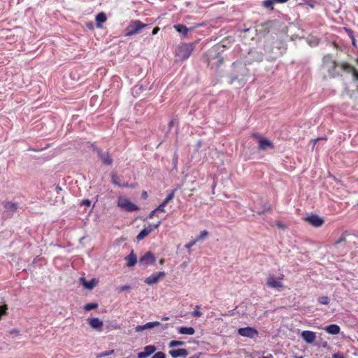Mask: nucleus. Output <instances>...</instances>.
<instances>
[{"label":"nucleus","mask_w":358,"mask_h":358,"mask_svg":"<svg viewBox=\"0 0 358 358\" xmlns=\"http://www.w3.org/2000/svg\"><path fill=\"white\" fill-rule=\"evenodd\" d=\"M195 48V43H181L176 48V57L178 60L185 61L192 55Z\"/></svg>","instance_id":"obj_1"},{"label":"nucleus","mask_w":358,"mask_h":358,"mask_svg":"<svg viewBox=\"0 0 358 358\" xmlns=\"http://www.w3.org/2000/svg\"><path fill=\"white\" fill-rule=\"evenodd\" d=\"M148 26V24L143 23L138 20H131L124 29V36H131L138 34L141 32L142 29Z\"/></svg>","instance_id":"obj_2"},{"label":"nucleus","mask_w":358,"mask_h":358,"mask_svg":"<svg viewBox=\"0 0 358 358\" xmlns=\"http://www.w3.org/2000/svg\"><path fill=\"white\" fill-rule=\"evenodd\" d=\"M335 62V60L333 59L331 55H325L323 57V69H326L328 71L329 76L333 78L338 76V73L331 71V68H334Z\"/></svg>","instance_id":"obj_3"},{"label":"nucleus","mask_w":358,"mask_h":358,"mask_svg":"<svg viewBox=\"0 0 358 358\" xmlns=\"http://www.w3.org/2000/svg\"><path fill=\"white\" fill-rule=\"evenodd\" d=\"M154 327H158L159 329V331H164L168 327L167 324H162L159 322H150L143 325H138L136 327L135 330L136 332H140L143 330L152 329Z\"/></svg>","instance_id":"obj_4"},{"label":"nucleus","mask_w":358,"mask_h":358,"mask_svg":"<svg viewBox=\"0 0 358 358\" xmlns=\"http://www.w3.org/2000/svg\"><path fill=\"white\" fill-rule=\"evenodd\" d=\"M93 150H96L98 155V157L101 159V162L104 165L111 166L113 163V159L110 155V154L108 152H103L100 148L96 146H92Z\"/></svg>","instance_id":"obj_5"},{"label":"nucleus","mask_w":358,"mask_h":358,"mask_svg":"<svg viewBox=\"0 0 358 358\" xmlns=\"http://www.w3.org/2000/svg\"><path fill=\"white\" fill-rule=\"evenodd\" d=\"M238 334L243 337H247L250 338H253L255 336H258V331L250 327H241L238 329Z\"/></svg>","instance_id":"obj_6"},{"label":"nucleus","mask_w":358,"mask_h":358,"mask_svg":"<svg viewBox=\"0 0 358 358\" xmlns=\"http://www.w3.org/2000/svg\"><path fill=\"white\" fill-rule=\"evenodd\" d=\"M118 206L128 212H134L138 210V207L136 204L127 199L120 200L118 201Z\"/></svg>","instance_id":"obj_7"},{"label":"nucleus","mask_w":358,"mask_h":358,"mask_svg":"<svg viewBox=\"0 0 358 358\" xmlns=\"http://www.w3.org/2000/svg\"><path fill=\"white\" fill-rule=\"evenodd\" d=\"M156 258L152 252L150 251L146 252L140 259L139 263L147 266L148 265L154 264Z\"/></svg>","instance_id":"obj_8"},{"label":"nucleus","mask_w":358,"mask_h":358,"mask_svg":"<svg viewBox=\"0 0 358 358\" xmlns=\"http://www.w3.org/2000/svg\"><path fill=\"white\" fill-rule=\"evenodd\" d=\"M165 275L166 273L164 271H159L154 273L153 274L145 278V282L150 285L157 284L159 282V280L164 278Z\"/></svg>","instance_id":"obj_9"},{"label":"nucleus","mask_w":358,"mask_h":358,"mask_svg":"<svg viewBox=\"0 0 358 358\" xmlns=\"http://www.w3.org/2000/svg\"><path fill=\"white\" fill-rule=\"evenodd\" d=\"M305 220L315 227H320L324 224V220L316 214L307 216Z\"/></svg>","instance_id":"obj_10"},{"label":"nucleus","mask_w":358,"mask_h":358,"mask_svg":"<svg viewBox=\"0 0 358 358\" xmlns=\"http://www.w3.org/2000/svg\"><path fill=\"white\" fill-rule=\"evenodd\" d=\"M340 69L342 71H345L348 73H352L353 80L355 81H358V71L357 70L352 66V65L348 63H343L341 65Z\"/></svg>","instance_id":"obj_11"},{"label":"nucleus","mask_w":358,"mask_h":358,"mask_svg":"<svg viewBox=\"0 0 358 358\" xmlns=\"http://www.w3.org/2000/svg\"><path fill=\"white\" fill-rule=\"evenodd\" d=\"M266 285L269 288L276 289H279L283 287L282 282L279 279H275L271 276L267 278Z\"/></svg>","instance_id":"obj_12"},{"label":"nucleus","mask_w":358,"mask_h":358,"mask_svg":"<svg viewBox=\"0 0 358 358\" xmlns=\"http://www.w3.org/2000/svg\"><path fill=\"white\" fill-rule=\"evenodd\" d=\"M156 351V347L155 345H146L143 352L138 354V358H147Z\"/></svg>","instance_id":"obj_13"},{"label":"nucleus","mask_w":358,"mask_h":358,"mask_svg":"<svg viewBox=\"0 0 358 358\" xmlns=\"http://www.w3.org/2000/svg\"><path fill=\"white\" fill-rule=\"evenodd\" d=\"M89 325L92 328L98 331H101L103 325V322L97 317L88 318L87 320Z\"/></svg>","instance_id":"obj_14"},{"label":"nucleus","mask_w":358,"mask_h":358,"mask_svg":"<svg viewBox=\"0 0 358 358\" xmlns=\"http://www.w3.org/2000/svg\"><path fill=\"white\" fill-rule=\"evenodd\" d=\"M301 338L307 343H312L316 338L315 333L311 331H303L301 333Z\"/></svg>","instance_id":"obj_15"},{"label":"nucleus","mask_w":358,"mask_h":358,"mask_svg":"<svg viewBox=\"0 0 358 358\" xmlns=\"http://www.w3.org/2000/svg\"><path fill=\"white\" fill-rule=\"evenodd\" d=\"M169 353L173 358H178L179 357H186L189 354L188 351L184 348L171 350Z\"/></svg>","instance_id":"obj_16"},{"label":"nucleus","mask_w":358,"mask_h":358,"mask_svg":"<svg viewBox=\"0 0 358 358\" xmlns=\"http://www.w3.org/2000/svg\"><path fill=\"white\" fill-rule=\"evenodd\" d=\"M80 281L81 282L83 287L89 290L92 289L98 282L95 278H92L90 281H87L84 277H81L80 278Z\"/></svg>","instance_id":"obj_17"},{"label":"nucleus","mask_w":358,"mask_h":358,"mask_svg":"<svg viewBox=\"0 0 358 358\" xmlns=\"http://www.w3.org/2000/svg\"><path fill=\"white\" fill-rule=\"evenodd\" d=\"M2 204L5 209L12 213L16 212L19 208L18 203H13L10 201H5L2 203Z\"/></svg>","instance_id":"obj_18"},{"label":"nucleus","mask_w":358,"mask_h":358,"mask_svg":"<svg viewBox=\"0 0 358 358\" xmlns=\"http://www.w3.org/2000/svg\"><path fill=\"white\" fill-rule=\"evenodd\" d=\"M127 260V266L131 267L134 266L137 262L136 255L134 253L132 250L131 253L125 257Z\"/></svg>","instance_id":"obj_19"},{"label":"nucleus","mask_w":358,"mask_h":358,"mask_svg":"<svg viewBox=\"0 0 358 358\" xmlns=\"http://www.w3.org/2000/svg\"><path fill=\"white\" fill-rule=\"evenodd\" d=\"M268 148H273L272 142L265 138H261L259 141V149L264 150Z\"/></svg>","instance_id":"obj_20"},{"label":"nucleus","mask_w":358,"mask_h":358,"mask_svg":"<svg viewBox=\"0 0 358 358\" xmlns=\"http://www.w3.org/2000/svg\"><path fill=\"white\" fill-rule=\"evenodd\" d=\"M340 327L335 324H329L325 327V331L331 335L338 334L340 332Z\"/></svg>","instance_id":"obj_21"},{"label":"nucleus","mask_w":358,"mask_h":358,"mask_svg":"<svg viewBox=\"0 0 358 358\" xmlns=\"http://www.w3.org/2000/svg\"><path fill=\"white\" fill-rule=\"evenodd\" d=\"M173 28L175 29V30L181 34L183 36H185L187 34V33L189 32V31L192 30V28L191 29H189L187 28L186 26L182 24H175L173 26Z\"/></svg>","instance_id":"obj_22"},{"label":"nucleus","mask_w":358,"mask_h":358,"mask_svg":"<svg viewBox=\"0 0 358 358\" xmlns=\"http://www.w3.org/2000/svg\"><path fill=\"white\" fill-rule=\"evenodd\" d=\"M178 332L184 335H193L195 333V330L192 327H180L178 328Z\"/></svg>","instance_id":"obj_23"},{"label":"nucleus","mask_w":358,"mask_h":358,"mask_svg":"<svg viewBox=\"0 0 358 358\" xmlns=\"http://www.w3.org/2000/svg\"><path fill=\"white\" fill-rule=\"evenodd\" d=\"M148 90L147 85L144 86L143 84H138L132 88V93L135 96H138L141 92H143V90Z\"/></svg>","instance_id":"obj_24"},{"label":"nucleus","mask_w":358,"mask_h":358,"mask_svg":"<svg viewBox=\"0 0 358 358\" xmlns=\"http://www.w3.org/2000/svg\"><path fill=\"white\" fill-rule=\"evenodd\" d=\"M107 20L106 15L101 12L96 15V26L100 27L101 23L105 22Z\"/></svg>","instance_id":"obj_25"},{"label":"nucleus","mask_w":358,"mask_h":358,"mask_svg":"<svg viewBox=\"0 0 358 358\" xmlns=\"http://www.w3.org/2000/svg\"><path fill=\"white\" fill-rule=\"evenodd\" d=\"M111 182L115 186L122 187V183L120 182V177L115 173L111 174Z\"/></svg>","instance_id":"obj_26"},{"label":"nucleus","mask_w":358,"mask_h":358,"mask_svg":"<svg viewBox=\"0 0 358 358\" xmlns=\"http://www.w3.org/2000/svg\"><path fill=\"white\" fill-rule=\"evenodd\" d=\"M161 224V221H159L155 224H150L148 227H145V229L148 231V233L150 234L152 231H153L155 229H157L159 226Z\"/></svg>","instance_id":"obj_27"},{"label":"nucleus","mask_w":358,"mask_h":358,"mask_svg":"<svg viewBox=\"0 0 358 358\" xmlns=\"http://www.w3.org/2000/svg\"><path fill=\"white\" fill-rule=\"evenodd\" d=\"M208 236V232L206 230L201 231L200 234L194 239L196 242L204 240Z\"/></svg>","instance_id":"obj_28"},{"label":"nucleus","mask_w":358,"mask_h":358,"mask_svg":"<svg viewBox=\"0 0 358 358\" xmlns=\"http://www.w3.org/2000/svg\"><path fill=\"white\" fill-rule=\"evenodd\" d=\"M275 3V1L274 0H264L263 1V6L264 8L268 9H273V5Z\"/></svg>","instance_id":"obj_29"},{"label":"nucleus","mask_w":358,"mask_h":358,"mask_svg":"<svg viewBox=\"0 0 358 358\" xmlns=\"http://www.w3.org/2000/svg\"><path fill=\"white\" fill-rule=\"evenodd\" d=\"M97 303H89L85 305L84 310L86 311H90L91 310L95 309L98 307Z\"/></svg>","instance_id":"obj_30"},{"label":"nucleus","mask_w":358,"mask_h":358,"mask_svg":"<svg viewBox=\"0 0 358 358\" xmlns=\"http://www.w3.org/2000/svg\"><path fill=\"white\" fill-rule=\"evenodd\" d=\"M148 235H149V234L148 233V231L145 229V228H143L140 232L139 234L137 235L136 236V239L139 241H141L143 240L144 238H145Z\"/></svg>","instance_id":"obj_31"},{"label":"nucleus","mask_w":358,"mask_h":358,"mask_svg":"<svg viewBox=\"0 0 358 358\" xmlns=\"http://www.w3.org/2000/svg\"><path fill=\"white\" fill-rule=\"evenodd\" d=\"M185 345V342L183 341H171L169 343V348H176V347H178V346H182Z\"/></svg>","instance_id":"obj_32"},{"label":"nucleus","mask_w":358,"mask_h":358,"mask_svg":"<svg viewBox=\"0 0 358 358\" xmlns=\"http://www.w3.org/2000/svg\"><path fill=\"white\" fill-rule=\"evenodd\" d=\"M176 189H173L171 191V192L167 195L166 199L163 201V203H164L166 205L173 199L174 194H175Z\"/></svg>","instance_id":"obj_33"},{"label":"nucleus","mask_w":358,"mask_h":358,"mask_svg":"<svg viewBox=\"0 0 358 358\" xmlns=\"http://www.w3.org/2000/svg\"><path fill=\"white\" fill-rule=\"evenodd\" d=\"M115 352L114 350H111L109 351L102 352L101 353H99L96 355V358H102L110 355H113Z\"/></svg>","instance_id":"obj_34"},{"label":"nucleus","mask_w":358,"mask_h":358,"mask_svg":"<svg viewBox=\"0 0 358 358\" xmlns=\"http://www.w3.org/2000/svg\"><path fill=\"white\" fill-rule=\"evenodd\" d=\"M317 301L318 302L320 303V304H324V305H327L329 304V299L327 296H320L318 299H317Z\"/></svg>","instance_id":"obj_35"},{"label":"nucleus","mask_w":358,"mask_h":358,"mask_svg":"<svg viewBox=\"0 0 358 358\" xmlns=\"http://www.w3.org/2000/svg\"><path fill=\"white\" fill-rule=\"evenodd\" d=\"M195 308H196L195 310H194L192 313V315L193 317H201L202 315V313L199 310L200 306H196Z\"/></svg>","instance_id":"obj_36"},{"label":"nucleus","mask_w":358,"mask_h":358,"mask_svg":"<svg viewBox=\"0 0 358 358\" xmlns=\"http://www.w3.org/2000/svg\"><path fill=\"white\" fill-rule=\"evenodd\" d=\"M166 354L163 352H157L154 354L152 358H166Z\"/></svg>","instance_id":"obj_37"},{"label":"nucleus","mask_w":358,"mask_h":358,"mask_svg":"<svg viewBox=\"0 0 358 358\" xmlns=\"http://www.w3.org/2000/svg\"><path fill=\"white\" fill-rule=\"evenodd\" d=\"M121 186H122V187H129V188L134 189L137 187V184L136 183L129 184V183L126 182V183H122V185H121Z\"/></svg>","instance_id":"obj_38"},{"label":"nucleus","mask_w":358,"mask_h":358,"mask_svg":"<svg viewBox=\"0 0 358 358\" xmlns=\"http://www.w3.org/2000/svg\"><path fill=\"white\" fill-rule=\"evenodd\" d=\"M166 206V205L162 202L160 205L158 206L157 208H155V210L165 212L164 208Z\"/></svg>","instance_id":"obj_39"},{"label":"nucleus","mask_w":358,"mask_h":358,"mask_svg":"<svg viewBox=\"0 0 358 358\" xmlns=\"http://www.w3.org/2000/svg\"><path fill=\"white\" fill-rule=\"evenodd\" d=\"M130 288H131V287L129 285H122L119 287V291L124 292V291L129 289Z\"/></svg>","instance_id":"obj_40"},{"label":"nucleus","mask_w":358,"mask_h":358,"mask_svg":"<svg viewBox=\"0 0 358 358\" xmlns=\"http://www.w3.org/2000/svg\"><path fill=\"white\" fill-rule=\"evenodd\" d=\"M196 243V241L193 240V241H190L189 243L186 244L185 248L189 250L190 248L192 247L193 245H194Z\"/></svg>","instance_id":"obj_41"},{"label":"nucleus","mask_w":358,"mask_h":358,"mask_svg":"<svg viewBox=\"0 0 358 358\" xmlns=\"http://www.w3.org/2000/svg\"><path fill=\"white\" fill-rule=\"evenodd\" d=\"M90 204H91V201L89 200V199H84L81 202V205H85V206H90Z\"/></svg>","instance_id":"obj_42"},{"label":"nucleus","mask_w":358,"mask_h":358,"mask_svg":"<svg viewBox=\"0 0 358 358\" xmlns=\"http://www.w3.org/2000/svg\"><path fill=\"white\" fill-rule=\"evenodd\" d=\"M157 210H155H155H152V211L150 213V214L148 215V217H149V218H152V217H154V215H155V213H156V212H157Z\"/></svg>","instance_id":"obj_43"},{"label":"nucleus","mask_w":358,"mask_h":358,"mask_svg":"<svg viewBox=\"0 0 358 358\" xmlns=\"http://www.w3.org/2000/svg\"><path fill=\"white\" fill-rule=\"evenodd\" d=\"M174 125V122L173 120H171L169 122V132L170 131V130L171 129V128L173 127Z\"/></svg>","instance_id":"obj_44"},{"label":"nucleus","mask_w":358,"mask_h":358,"mask_svg":"<svg viewBox=\"0 0 358 358\" xmlns=\"http://www.w3.org/2000/svg\"><path fill=\"white\" fill-rule=\"evenodd\" d=\"M333 358H345L343 355L337 353L333 355Z\"/></svg>","instance_id":"obj_45"},{"label":"nucleus","mask_w":358,"mask_h":358,"mask_svg":"<svg viewBox=\"0 0 358 358\" xmlns=\"http://www.w3.org/2000/svg\"><path fill=\"white\" fill-rule=\"evenodd\" d=\"M159 31V27H155L152 30V35H155L158 33V31Z\"/></svg>","instance_id":"obj_46"},{"label":"nucleus","mask_w":358,"mask_h":358,"mask_svg":"<svg viewBox=\"0 0 358 358\" xmlns=\"http://www.w3.org/2000/svg\"><path fill=\"white\" fill-rule=\"evenodd\" d=\"M331 71H334L336 73H338V74L340 73L339 71H337V64L336 62H335L334 68H331Z\"/></svg>","instance_id":"obj_47"},{"label":"nucleus","mask_w":358,"mask_h":358,"mask_svg":"<svg viewBox=\"0 0 358 358\" xmlns=\"http://www.w3.org/2000/svg\"><path fill=\"white\" fill-rule=\"evenodd\" d=\"M55 189H56V190H57V194H59V192H60V191H62V188H61V187H60L59 185H57V186L55 187Z\"/></svg>","instance_id":"obj_48"},{"label":"nucleus","mask_w":358,"mask_h":358,"mask_svg":"<svg viewBox=\"0 0 358 358\" xmlns=\"http://www.w3.org/2000/svg\"><path fill=\"white\" fill-rule=\"evenodd\" d=\"M346 31L348 32L349 36L352 38V36H353L352 31L350 29H346Z\"/></svg>","instance_id":"obj_49"},{"label":"nucleus","mask_w":358,"mask_h":358,"mask_svg":"<svg viewBox=\"0 0 358 358\" xmlns=\"http://www.w3.org/2000/svg\"><path fill=\"white\" fill-rule=\"evenodd\" d=\"M200 354H195L192 356H191L189 358H199Z\"/></svg>","instance_id":"obj_50"},{"label":"nucleus","mask_w":358,"mask_h":358,"mask_svg":"<svg viewBox=\"0 0 358 358\" xmlns=\"http://www.w3.org/2000/svg\"><path fill=\"white\" fill-rule=\"evenodd\" d=\"M222 62H223V59H222V58L220 57V58L218 59V66H219V65H220V64H222Z\"/></svg>","instance_id":"obj_51"},{"label":"nucleus","mask_w":358,"mask_h":358,"mask_svg":"<svg viewBox=\"0 0 358 358\" xmlns=\"http://www.w3.org/2000/svg\"><path fill=\"white\" fill-rule=\"evenodd\" d=\"M352 45H353L354 46H355V45H356V44H355V39L354 36H352Z\"/></svg>","instance_id":"obj_52"},{"label":"nucleus","mask_w":358,"mask_h":358,"mask_svg":"<svg viewBox=\"0 0 358 358\" xmlns=\"http://www.w3.org/2000/svg\"><path fill=\"white\" fill-rule=\"evenodd\" d=\"M142 195H143V197H144V198H146L148 196V194H147L146 192H143Z\"/></svg>","instance_id":"obj_53"},{"label":"nucleus","mask_w":358,"mask_h":358,"mask_svg":"<svg viewBox=\"0 0 358 358\" xmlns=\"http://www.w3.org/2000/svg\"><path fill=\"white\" fill-rule=\"evenodd\" d=\"M164 259H161L159 260V264H164Z\"/></svg>","instance_id":"obj_54"},{"label":"nucleus","mask_w":358,"mask_h":358,"mask_svg":"<svg viewBox=\"0 0 358 358\" xmlns=\"http://www.w3.org/2000/svg\"><path fill=\"white\" fill-rule=\"evenodd\" d=\"M162 320H169V317H163V318H162Z\"/></svg>","instance_id":"obj_55"},{"label":"nucleus","mask_w":358,"mask_h":358,"mask_svg":"<svg viewBox=\"0 0 358 358\" xmlns=\"http://www.w3.org/2000/svg\"><path fill=\"white\" fill-rule=\"evenodd\" d=\"M295 358H303V356H300V357H296V356Z\"/></svg>","instance_id":"obj_56"},{"label":"nucleus","mask_w":358,"mask_h":358,"mask_svg":"<svg viewBox=\"0 0 358 358\" xmlns=\"http://www.w3.org/2000/svg\"><path fill=\"white\" fill-rule=\"evenodd\" d=\"M320 139V138H316V139L315 140V142H316V141H319Z\"/></svg>","instance_id":"obj_57"},{"label":"nucleus","mask_w":358,"mask_h":358,"mask_svg":"<svg viewBox=\"0 0 358 358\" xmlns=\"http://www.w3.org/2000/svg\"><path fill=\"white\" fill-rule=\"evenodd\" d=\"M264 211L258 212L259 214L263 213Z\"/></svg>","instance_id":"obj_58"},{"label":"nucleus","mask_w":358,"mask_h":358,"mask_svg":"<svg viewBox=\"0 0 358 358\" xmlns=\"http://www.w3.org/2000/svg\"><path fill=\"white\" fill-rule=\"evenodd\" d=\"M208 64H210V60L209 58L208 59Z\"/></svg>","instance_id":"obj_59"},{"label":"nucleus","mask_w":358,"mask_h":358,"mask_svg":"<svg viewBox=\"0 0 358 358\" xmlns=\"http://www.w3.org/2000/svg\"><path fill=\"white\" fill-rule=\"evenodd\" d=\"M357 92H358V86H357Z\"/></svg>","instance_id":"obj_60"}]
</instances>
